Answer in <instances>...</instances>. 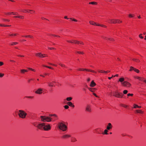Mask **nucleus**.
I'll return each instance as SVG.
<instances>
[{
  "mask_svg": "<svg viewBox=\"0 0 146 146\" xmlns=\"http://www.w3.org/2000/svg\"><path fill=\"white\" fill-rule=\"evenodd\" d=\"M49 116H41L40 117L41 121L44 122H50L52 121H54L58 119V117L56 114H49Z\"/></svg>",
  "mask_w": 146,
  "mask_h": 146,
  "instance_id": "nucleus-1",
  "label": "nucleus"
},
{
  "mask_svg": "<svg viewBox=\"0 0 146 146\" xmlns=\"http://www.w3.org/2000/svg\"><path fill=\"white\" fill-rule=\"evenodd\" d=\"M19 116L22 119H25L27 115V113L23 110H19L18 111Z\"/></svg>",
  "mask_w": 146,
  "mask_h": 146,
  "instance_id": "nucleus-2",
  "label": "nucleus"
},
{
  "mask_svg": "<svg viewBox=\"0 0 146 146\" xmlns=\"http://www.w3.org/2000/svg\"><path fill=\"white\" fill-rule=\"evenodd\" d=\"M58 126L60 129L63 131H66L67 128V126L65 125L64 122L59 123Z\"/></svg>",
  "mask_w": 146,
  "mask_h": 146,
  "instance_id": "nucleus-3",
  "label": "nucleus"
},
{
  "mask_svg": "<svg viewBox=\"0 0 146 146\" xmlns=\"http://www.w3.org/2000/svg\"><path fill=\"white\" fill-rule=\"evenodd\" d=\"M108 23H110L115 24L120 23L122 22V21L118 19H109L108 20Z\"/></svg>",
  "mask_w": 146,
  "mask_h": 146,
  "instance_id": "nucleus-4",
  "label": "nucleus"
},
{
  "mask_svg": "<svg viewBox=\"0 0 146 146\" xmlns=\"http://www.w3.org/2000/svg\"><path fill=\"white\" fill-rule=\"evenodd\" d=\"M113 95L117 98H122L123 94L122 93H120L117 91H115L113 93Z\"/></svg>",
  "mask_w": 146,
  "mask_h": 146,
  "instance_id": "nucleus-5",
  "label": "nucleus"
},
{
  "mask_svg": "<svg viewBox=\"0 0 146 146\" xmlns=\"http://www.w3.org/2000/svg\"><path fill=\"white\" fill-rule=\"evenodd\" d=\"M67 41L69 43H77L78 44H79L80 43V44H84V43L83 42H80L79 41H78L77 40H67Z\"/></svg>",
  "mask_w": 146,
  "mask_h": 146,
  "instance_id": "nucleus-6",
  "label": "nucleus"
},
{
  "mask_svg": "<svg viewBox=\"0 0 146 146\" xmlns=\"http://www.w3.org/2000/svg\"><path fill=\"white\" fill-rule=\"evenodd\" d=\"M51 127L50 124H47L46 125V123H45V124L44 126L43 130L45 131H48L50 130L51 129Z\"/></svg>",
  "mask_w": 146,
  "mask_h": 146,
  "instance_id": "nucleus-7",
  "label": "nucleus"
},
{
  "mask_svg": "<svg viewBox=\"0 0 146 146\" xmlns=\"http://www.w3.org/2000/svg\"><path fill=\"white\" fill-rule=\"evenodd\" d=\"M122 84L123 85V86L127 87L129 88L131 86V84L128 82L126 81H124L122 83Z\"/></svg>",
  "mask_w": 146,
  "mask_h": 146,
  "instance_id": "nucleus-8",
  "label": "nucleus"
},
{
  "mask_svg": "<svg viewBox=\"0 0 146 146\" xmlns=\"http://www.w3.org/2000/svg\"><path fill=\"white\" fill-rule=\"evenodd\" d=\"M45 124V123H39L37 125L36 127L38 129L41 130L43 129L44 126Z\"/></svg>",
  "mask_w": 146,
  "mask_h": 146,
  "instance_id": "nucleus-9",
  "label": "nucleus"
},
{
  "mask_svg": "<svg viewBox=\"0 0 146 146\" xmlns=\"http://www.w3.org/2000/svg\"><path fill=\"white\" fill-rule=\"evenodd\" d=\"M86 111L89 112H90L92 111L91 106L88 105H87L85 109Z\"/></svg>",
  "mask_w": 146,
  "mask_h": 146,
  "instance_id": "nucleus-10",
  "label": "nucleus"
},
{
  "mask_svg": "<svg viewBox=\"0 0 146 146\" xmlns=\"http://www.w3.org/2000/svg\"><path fill=\"white\" fill-rule=\"evenodd\" d=\"M78 70L79 71H84V70H85V71H90V72H94V73H96V72L94 70H88V69H86V68L85 69H84V68H79L78 69Z\"/></svg>",
  "mask_w": 146,
  "mask_h": 146,
  "instance_id": "nucleus-11",
  "label": "nucleus"
},
{
  "mask_svg": "<svg viewBox=\"0 0 146 146\" xmlns=\"http://www.w3.org/2000/svg\"><path fill=\"white\" fill-rule=\"evenodd\" d=\"M35 93L37 94H41L42 93V89L41 88H39L35 92Z\"/></svg>",
  "mask_w": 146,
  "mask_h": 146,
  "instance_id": "nucleus-12",
  "label": "nucleus"
},
{
  "mask_svg": "<svg viewBox=\"0 0 146 146\" xmlns=\"http://www.w3.org/2000/svg\"><path fill=\"white\" fill-rule=\"evenodd\" d=\"M36 56H39L40 58H43L44 57V55H45V54H42L41 52L36 53Z\"/></svg>",
  "mask_w": 146,
  "mask_h": 146,
  "instance_id": "nucleus-13",
  "label": "nucleus"
},
{
  "mask_svg": "<svg viewBox=\"0 0 146 146\" xmlns=\"http://www.w3.org/2000/svg\"><path fill=\"white\" fill-rule=\"evenodd\" d=\"M112 128V125L110 123H109L108 125L107 126L106 129L108 130H109L111 129Z\"/></svg>",
  "mask_w": 146,
  "mask_h": 146,
  "instance_id": "nucleus-14",
  "label": "nucleus"
},
{
  "mask_svg": "<svg viewBox=\"0 0 146 146\" xmlns=\"http://www.w3.org/2000/svg\"><path fill=\"white\" fill-rule=\"evenodd\" d=\"M67 104L73 108L74 107V105L70 102H69L67 103Z\"/></svg>",
  "mask_w": 146,
  "mask_h": 146,
  "instance_id": "nucleus-15",
  "label": "nucleus"
},
{
  "mask_svg": "<svg viewBox=\"0 0 146 146\" xmlns=\"http://www.w3.org/2000/svg\"><path fill=\"white\" fill-rule=\"evenodd\" d=\"M64 18L65 19H70L72 20V21H74L75 22H77L78 21L77 20H76L75 19H72V18H68L67 17V16H65L64 17Z\"/></svg>",
  "mask_w": 146,
  "mask_h": 146,
  "instance_id": "nucleus-16",
  "label": "nucleus"
},
{
  "mask_svg": "<svg viewBox=\"0 0 146 146\" xmlns=\"http://www.w3.org/2000/svg\"><path fill=\"white\" fill-rule=\"evenodd\" d=\"M71 136L69 135L65 134L63 135L62 137L63 138H66L68 137H70Z\"/></svg>",
  "mask_w": 146,
  "mask_h": 146,
  "instance_id": "nucleus-17",
  "label": "nucleus"
},
{
  "mask_svg": "<svg viewBox=\"0 0 146 146\" xmlns=\"http://www.w3.org/2000/svg\"><path fill=\"white\" fill-rule=\"evenodd\" d=\"M96 85V83L94 82V81H92L90 84V86L92 87H94Z\"/></svg>",
  "mask_w": 146,
  "mask_h": 146,
  "instance_id": "nucleus-18",
  "label": "nucleus"
},
{
  "mask_svg": "<svg viewBox=\"0 0 146 146\" xmlns=\"http://www.w3.org/2000/svg\"><path fill=\"white\" fill-rule=\"evenodd\" d=\"M89 23L90 24H91L92 25H96L97 26V25H98V24H96V23L94 22V21H89Z\"/></svg>",
  "mask_w": 146,
  "mask_h": 146,
  "instance_id": "nucleus-19",
  "label": "nucleus"
},
{
  "mask_svg": "<svg viewBox=\"0 0 146 146\" xmlns=\"http://www.w3.org/2000/svg\"><path fill=\"white\" fill-rule=\"evenodd\" d=\"M89 90L92 92H94L95 90H96V88H88Z\"/></svg>",
  "mask_w": 146,
  "mask_h": 146,
  "instance_id": "nucleus-20",
  "label": "nucleus"
},
{
  "mask_svg": "<svg viewBox=\"0 0 146 146\" xmlns=\"http://www.w3.org/2000/svg\"><path fill=\"white\" fill-rule=\"evenodd\" d=\"M48 86L50 87H53L54 86V84L52 82H49L48 83Z\"/></svg>",
  "mask_w": 146,
  "mask_h": 146,
  "instance_id": "nucleus-21",
  "label": "nucleus"
},
{
  "mask_svg": "<svg viewBox=\"0 0 146 146\" xmlns=\"http://www.w3.org/2000/svg\"><path fill=\"white\" fill-rule=\"evenodd\" d=\"M133 106H134V108H141V106H139L137 105H136V104H134L133 105Z\"/></svg>",
  "mask_w": 146,
  "mask_h": 146,
  "instance_id": "nucleus-22",
  "label": "nucleus"
},
{
  "mask_svg": "<svg viewBox=\"0 0 146 146\" xmlns=\"http://www.w3.org/2000/svg\"><path fill=\"white\" fill-rule=\"evenodd\" d=\"M124 78H120L119 79V81L120 82H121V83H123V81H124Z\"/></svg>",
  "mask_w": 146,
  "mask_h": 146,
  "instance_id": "nucleus-23",
  "label": "nucleus"
},
{
  "mask_svg": "<svg viewBox=\"0 0 146 146\" xmlns=\"http://www.w3.org/2000/svg\"><path fill=\"white\" fill-rule=\"evenodd\" d=\"M14 17L15 18H20L21 19H23L24 18V17L22 16H16Z\"/></svg>",
  "mask_w": 146,
  "mask_h": 146,
  "instance_id": "nucleus-24",
  "label": "nucleus"
},
{
  "mask_svg": "<svg viewBox=\"0 0 146 146\" xmlns=\"http://www.w3.org/2000/svg\"><path fill=\"white\" fill-rule=\"evenodd\" d=\"M136 111L138 113H143V112L141 110H136Z\"/></svg>",
  "mask_w": 146,
  "mask_h": 146,
  "instance_id": "nucleus-25",
  "label": "nucleus"
},
{
  "mask_svg": "<svg viewBox=\"0 0 146 146\" xmlns=\"http://www.w3.org/2000/svg\"><path fill=\"white\" fill-rule=\"evenodd\" d=\"M27 70H26L22 69L21 70V72L23 74H24L25 72H27Z\"/></svg>",
  "mask_w": 146,
  "mask_h": 146,
  "instance_id": "nucleus-26",
  "label": "nucleus"
},
{
  "mask_svg": "<svg viewBox=\"0 0 146 146\" xmlns=\"http://www.w3.org/2000/svg\"><path fill=\"white\" fill-rule=\"evenodd\" d=\"M77 141L76 139L74 137L71 138V141L73 142H75Z\"/></svg>",
  "mask_w": 146,
  "mask_h": 146,
  "instance_id": "nucleus-27",
  "label": "nucleus"
},
{
  "mask_svg": "<svg viewBox=\"0 0 146 146\" xmlns=\"http://www.w3.org/2000/svg\"><path fill=\"white\" fill-rule=\"evenodd\" d=\"M72 98L71 97H68L66 98V100L67 101H70L72 99Z\"/></svg>",
  "mask_w": 146,
  "mask_h": 146,
  "instance_id": "nucleus-28",
  "label": "nucleus"
},
{
  "mask_svg": "<svg viewBox=\"0 0 146 146\" xmlns=\"http://www.w3.org/2000/svg\"><path fill=\"white\" fill-rule=\"evenodd\" d=\"M89 4H92V5H96L97 4V3L96 2H92L89 3Z\"/></svg>",
  "mask_w": 146,
  "mask_h": 146,
  "instance_id": "nucleus-29",
  "label": "nucleus"
},
{
  "mask_svg": "<svg viewBox=\"0 0 146 146\" xmlns=\"http://www.w3.org/2000/svg\"><path fill=\"white\" fill-rule=\"evenodd\" d=\"M132 60L136 62H139L140 61L138 59L133 58Z\"/></svg>",
  "mask_w": 146,
  "mask_h": 146,
  "instance_id": "nucleus-30",
  "label": "nucleus"
},
{
  "mask_svg": "<svg viewBox=\"0 0 146 146\" xmlns=\"http://www.w3.org/2000/svg\"><path fill=\"white\" fill-rule=\"evenodd\" d=\"M133 70L136 72L137 73H139V71L137 69L135 68H134Z\"/></svg>",
  "mask_w": 146,
  "mask_h": 146,
  "instance_id": "nucleus-31",
  "label": "nucleus"
},
{
  "mask_svg": "<svg viewBox=\"0 0 146 146\" xmlns=\"http://www.w3.org/2000/svg\"><path fill=\"white\" fill-rule=\"evenodd\" d=\"M22 37H30L31 38H33V36L31 35H26L25 36H23Z\"/></svg>",
  "mask_w": 146,
  "mask_h": 146,
  "instance_id": "nucleus-32",
  "label": "nucleus"
},
{
  "mask_svg": "<svg viewBox=\"0 0 146 146\" xmlns=\"http://www.w3.org/2000/svg\"><path fill=\"white\" fill-rule=\"evenodd\" d=\"M108 129H106L104 130V134H106V135H107L108 134Z\"/></svg>",
  "mask_w": 146,
  "mask_h": 146,
  "instance_id": "nucleus-33",
  "label": "nucleus"
},
{
  "mask_svg": "<svg viewBox=\"0 0 146 146\" xmlns=\"http://www.w3.org/2000/svg\"><path fill=\"white\" fill-rule=\"evenodd\" d=\"M17 44H18V43L17 42H13L11 43V45H16Z\"/></svg>",
  "mask_w": 146,
  "mask_h": 146,
  "instance_id": "nucleus-34",
  "label": "nucleus"
},
{
  "mask_svg": "<svg viewBox=\"0 0 146 146\" xmlns=\"http://www.w3.org/2000/svg\"><path fill=\"white\" fill-rule=\"evenodd\" d=\"M43 66L45 67H47V68H50V69H53V68H52L51 67L48 66H47L44 65H43Z\"/></svg>",
  "mask_w": 146,
  "mask_h": 146,
  "instance_id": "nucleus-35",
  "label": "nucleus"
},
{
  "mask_svg": "<svg viewBox=\"0 0 146 146\" xmlns=\"http://www.w3.org/2000/svg\"><path fill=\"white\" fill-rule=\"evenodd\" d=\"M97 26H101V27H106L104 25H99V24H98V25H97Z\"/></svg>",
  "mask_w": 146,
  "mask_h": 146,
  "instance_id": "nucleus-36",
  "label": "nucleus"
},
{
  "mask_svg": "<svg viewBox=\"0 0 146 146\" xmlns=\"http://www.w3.org/2000/svg\"><path fill=\"white\" fill-rule=\"evenodd\" d=\"M21 11H22L24 13H26L27 12H28V11L26 9H24V10H21Z\"/></svg>",
  "mask_w": 146,
  "mask_h": 146,
  "instance_id": "nucleus-37",
  "label": "nucleus"
},
{
  "mask_svg": "<svg viewBox=\"0 0 146 146\" xmlns=\"http://www.w3.org/2000/svg\"><path fill=\"white\" fill-rule=\"evenodd\" d=\"M128 91L127 90H125L123 91V93L124 94H126L127 93Z\"/></svg>",
  "mask_w": 146,
  "mask_h": 146,
  "instance_id": "nucleus-38",
  "label": "nucleus"
},
{
  "mask_svg": "<svg viewBox=\"0 0 146 146\" xmlns=\"http://www.w3.org/2000/svg\"><path fill=\"white\" fill-rule=\"evenodd\" d=\"M134 68L132 66L130 67V69L129 70V71H131L132 70H133Z\"/></svg>",
  "mask_w": 146,
  "mask_h": 146,
  "instance_id": "nucleus-39",
  "label": "nucleus"
},
{
  "mask_svg": "<svg viewBox=\"0 0 146 146\" xmlns=\"http://www.w3.org/2000/svg\"><path fill=\"white\" fill-rule=\"evenodd\" d=\"M64 108L65 109H68L69 108V107L68 105H65L64 106Z\"/></svg>",
  "mask_w": 146,
  "mask_h": 146,
  "instance_id": "nucleus-40",
  "label": "nucleus"
},
{
  "mask_svg": "<svg viewBox=\"0 0 146 146\" xmlns=\"http://www.w3.org/2000/svg\"><path fill=\"white\" fill-rule=\"evenodd\" d=\"M77 52L78 54H84L83 52L77 51Z\"/></svg>",
  "mask_w": 146,
  "mask_h": 146,
  "instance_id": "nucleus-41",
  "label": "nucleus"
},
{
  "mask_svg": "<svg viewBox=\"0 0 146 146\" xmlns=\"http://www.w3.org/2000/svg\"><path fill=\"white\" fill-rule=\"evenodd\" d=\"M134 15H132L130 14L129 15V16L130 17H134Z\"/></svg>",
  "mask_w": 146,
  "mask_h": 146,
  "instance_id": "nucleus-42",
  "label": "nucleus"
},
{
  "mask_svg": "<svg viewBox=\"0 0 146 146\" xmlns=\"http://www.w3.org/2000/svg\"><path fill=\"white\" fill-rule=\"evenodd\" d=\"M2 19L5 21H8V22H9L10 21V20L9 19Z\"/></svg>",
  "mask_w": 146,
  "mask_h": 146,
  "instance_id": "nucleus-43",
  "label": "nucleus"
},
{
  "mask_svg": "<svg viewBox=\"0 0 146 146\" xmlns=\"http://www.w3.org/2000/svg\"><path fill=\"white\" fill-rule=\"evenodd\" d=\"M121 106L123 107L126 108L127 107V106L124 104H122Z\"/></svg>",
  "mask_w": 146,
  "mask_h": 146,
  "instance_id": "nucleus-44",
  "label": "nucleus"
},
{
  "mask_svg": "<svg viewBox=\"0 0 146 146\" xmlns=\"http://www.w3.org/2000/svg\"><path fill=\"white\" fill-rule=\"evenodd\" d=\"M142 34H140L139 35V37L140 38H143V37L142 36Z\"/></svg>",
  "mask_w": 146,
  "mask_h": 146,
  "instance_id": "nucleus-45",
  "label": "nucleus"
},
{
  "mask_svg": "<svg viewBox=\"0 0 146 146\" xmlns=\"http://www.w3.org/2000/svg\"><path fill=\"white\" fill-rule=\"evenodd\" d=\"M108 40L111 41H113L114 40V39L113 38H108Z\"/></svg>",
  "mask_w": 146,
  "mask_h": 146,
  "instance_id": "nucleus-46",
  "label": "nucleus"
},
{
  "mask_svg": "<svg viewBox=\"0 0 146 146\" xmlns=\"http://www.w3.org/2000/svg\"><path fill=\"white\" fill-rule=\"evenodd\" d=\"M133 94H127V96H133Z\"/></svg>",
  "mask_w": 146,
  "mask_h": 146,
  "instance_id": "nucleus-47",
  "label": "nucleus"
},
{
  "mask_svg": "<svg viewBox=\"0 0 146 146\" xmlns=\"http://www.w3.org/2000/svg\"><path fill=\"white\" fill-rule=\"evenodd\" d=\"M4 75V74H3L0 73V77H3Z\"/></svg>",
  "mask_w": 146,
  "mask_h": 146,
  "instance_id": "nucleus-48",
  "label": "nucleus"
},
{
  "mask_svg": "<svg viewBox=\"0 0 146 146\" xmlns=\"http://www.w3.org/2000/svg\"><path fill=\"white\" fill-rule=\"evenodd\" d=\"M52 35L56 37H60V36L56 35Z\"/></svg>",
  "mask_w": 146,
  "mask_h": 146,
  "instance_id": "nucleus-49",
  "label": "nucleus"
},
{
  "mask_svg": "<svg viewBox=\"0 0 146 146\" xmlns=\"http://www.w3.org/2000/svg\"><path fill=\"white\" fill-rule=\"evenodd\" d=\"M26 97L27 98H32L33 97V96H26Z\"/></svg>",
  "mask_w": 146,
  "mask_h": 146,
  "instance_id": "nucleus-50",
  "label": "nucleus"
},
{
  "mask_svg": "<svg viewBox=\"0 0 146 146\" xmlns=\"http://www.w3.org/2000/svg\"><path fill=\"white\" fill-rule=\"evenodd\" d=\"M3 64V62H0V66H1Z\"/></svg>",
  "mask_w": 146,
  "mask_h": 146,
  "instance_id": "nucleus-51",
  "label": "nucleus"
},
{
  "mask_svg": "<svg viewBox=\"0 0 146 146\" xmlns=\"http://www.w3.org/2000/svg\"><path fill=\"white\" fill-rule=\"evenodd\" d=\"M103 38L104 39H105L107 40H108V38H107V37H106L103 36Z\"/></svg>",
  "mask_w": 146,
  "mask_h": 146,
  "instance_id": "nucleus-52",
  "label": "nucleus"
},
{
  "mask_svg": "<svg viewBox=\"0 0 146 146\" xmlns=\"http://www.w3.org/2000/svg\"><path fill=\"white\" fill-rule=\"evenodd\" d=\"M139 80L143 81L144 80V79L142 78H140V79H139Z\"/></svg>",
  "mask_w": 146,
  "mask_h": 146,
  "instance_id": "nucleus-53",
  "label": "nucleus"
},
{
  "mask_svg": "<svg viewBox=\"0 0 146 146\" xmlns=\"http://www.w3.org/2000/svg\"><path fill=\"white\" fill-rule=\"evenodd\" d=\"M103 71L102 70H99L98 71V72H100V73H103Z\"/></svg>",
  "mask_w": 146,
  "mask_h": 146,
  "instance_id": "nucleus-54",
  "label": "nucleus"
},
{
  "mask_svg": "<svg viewBox=\"0 0 146 146\" xmlns=\"http://www.w3.org/2000/svg\"><path fill=\"white\" fill-rule=\"evenodd\" d=\"M48 48L49 49H50V50H52V49H55L54 48H50V47H48Z\"/></svg>",
  "mask_w": 146,
  "mask_h": 146,
  "instance_id": "nucleus-55",
  "label": "nucleus"
},
{
  "mask_svg": "<svg viewBox=\"0 0 146 146\" xmlns=\"http://www.w3.org/2000/svg\"><path fill=\"white\" fill-rule=\"evenodd\" d=\"M7 15H9L11 14V12H9L5 14Z\"/></svg>",
  "mask_w": 146,
  "mask_h": 146,
  "instance_id": "nucleus-56",
  "label": "nucleus"
},
{
  "mask_svg": "<svg viewBox=\"0 0 146 146\" xmlns=\"http://www.w3.org/2000/svg\"><path fill=\"white\" fill-rule=\"evenodd\" d=\"M93 94L94 96H95L96 97H98V96L96 95V94L94 93H93Z\"/></svg>",
  "mask_w": 146,
  "mask_h": 146,
  "instance_id": "nucleus-57",
  "label": "nucleus"
},
{
  "mask_svg": "<svg viewBox=\"0 0 146 146\" xmlns=\"http://www.w3.org/2000/svg\"><path fill=\"white\" fill-rule=\"evenodd\" d=\"M90 81V78H88L87 79V81L88 82H89Z\"/></svg>",
  "mask_w": 146,
  "mask_h": 146,
  "instance_id": "nucleus-58",
  "label": "nucleus"
},
{
  "mask_svg": "<svg viewBox=\"0 0 146 146\" xmlns=\"http://www.w3.org/2000/svg\"><path fill=\"white\" fill-rule=\"evenodd\" d=\"M108 71H103V73H108Z\"/></svg>",
  "mask_w": 146,
  "mask_h": 146,
  "instance_id": "nucleus-59",
  "label": "nucleus"
},
{
  "mask_svg": "<svg viewBox=\"0 0 146 146\" xmlns=\"http://www.w3.org/2000/svg\"><path fill=\"white\" fill-rule=\"evenodd\" d=\"M33 80V79H29L28 80V82H30L31 81V80Z\"/></svg>",
  "mask_w": 146,
  "mask_h": 146,
  "instance_id": "nucleus-60",
  "label": "nucleus"
},
{
  "mask_svg": "<svg viewBox=\"0 0 146 146\" xmlns=\"http://www.w3.org/2000/svg\"><path fill=\"white\" fill-rule=\"evenodd\" d=\"M2 27H8V25H3Z\"/></svg>",
  "mask_w": 146,
  "mask_h": 146,
  "instance_id": "nucleus-61",
  "label": "nucleus"
},
{
  "mask_svg": "<svg viewBox=\"0 0 146 146\" xmlns=\"http://www.w3.org/2000/svg\"><path fill=\"white\" fill-rule=\"evenodd\" d=\"M29 11H31L33 13H34L35 12V11H33V10H29Z\"/></svg>",
  "mask_w": 146,
  "mask_h": 146,
  "instance_id": "nucleus-62",
  "label": "nucleus"
},
{
  "mask_svg": "<svg viewBox=\"0 0 146 146\" xmlns=\"http://www.w3.org/2000/svg\"><path fill=\"white\" fill-rule=\"evenodd\" d=\"M108 87L109 88H111V86H110V85H108Z\"/></svg>",
  "mask_w": 146,
  "mask_h": 146,
  "instance_id": "nucleus-63",
  "label": "nucleus"
},
{
  "mask_svg": "<svg viewBox=\"0 0 146 146\" xmlns=\"http://www.w3.org/2000/svg\"><path fill=\"white\" fill-rule=\"evenodd\" d=\"M33 125H34L35 126V127H36V126H37V125H36V123H34V124H33Z\"/></svg>",
  "mask_w": 146,
  "mask_h": 146,
  "instance_id": "nucleus-64",
  "label": "nucleus"
}]
</instances>
